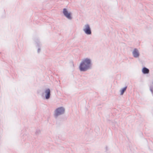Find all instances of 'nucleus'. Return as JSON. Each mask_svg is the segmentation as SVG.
I'll list each match as a JSON object with an SVG mask.
<instances>
[{
	"instance_id": "nucleus-1",
	"label": "nucleus",
	"mask_w": 153,
	"mask_h": 153,
	"mask_svg": "<svg viewBox=\"0 0 153 153\" xmlns=\"http://www.w3.org/2000/svg\"><path fill=\"white\" fill-rule=\"evenodd\" d=\"M92 65L91 59L88 58H85L81 62L79 67V70L80 71L85 72L92 68Z\"/></svg>"
},
{
	"instance_id": "nucleus-2",
	"label": "nucleus",
	"mask_w": 153,
	"mask_h": 153,
	"mask_svg": "<svg viewBox=\"0 0 153 153\" xmlns=\"http://www.w3.org/2000/svg\"><path fill=\"white\" fill-rule=\"evenodd\" d=\"M65 108L63 107H60L56 108L54 111V116L56 119L59 116L63 114L65 112Z\"/></svg>"
},
{
	"instance_id": "nucleus-3",
	"label": "nucleus",
	"mask_w": 153,
	"mask_h": 153,
	"mask_svg": "<svg viewBox=\"0 0 153 153\" xmlns=\"http://www.w3.org/2000/svg\"><path fill=\"white\" fill-rule=\"evenodd\" d=\"M51 96V91L49 88H46L45 92H43L41 94L42 98L48 100L49 99Z\"/></svg>"
},
{
	"instance_id": "nucleus-4",
	"label": "nucleus",
	"mask_w": 153,
	"mask_h": 153,
	"mask_svg": "<svg viewBox=\"0 0 153 153\" xmlns=\"http://www.w3.org/2000/svg\"><path fill=\"white\" fill-rule=\"evenodd\" d=\"M62 13L64 16L68 19L71 20L72 19V13L69 11L66 8H64L63 9Z\"/></svg>"
},
{
	"instance_id": "nucleus-5",
	"label": "nucleus",
	"mask_w": 153,
	"mask_h": 153,
	"mask_svg": "<svg viewBox=\"0 0 153 153\" xmlns=\"http://www.w3.org/2000/svg\"><path fill=\"white\" fill-rule=\"evenodd\" d=\"M85 33L87 35L91 34V30L89 25L88 24L85 25L83 29Z\"/></svg>"
},
{
	"instance_id": "nucleus-6",
	"label": "nucleus",
	"mask_w": 153,
	"mask_h": 153,
	"mask_svg": "<svg viewBox=\"0 0 153 153\" xmlns=\"http://www.w3.org/2000/svg\"><path fill=\"white\" fill-rule=\"evenodd\" d=\"M132 53L133 57L135 58H138L140 56V54L137 48L134 49Z\"/></svg>"
},
{
	"instance_id": "nucleus-7",
	"label": "nucleus",
	"mask_w": 153,
	"mask_h": 153,
	"mask_svg": "<svg viewBox=\"0 0 153 153\" xmlns=\"http://www.w3.org/2000/svg\"><path fill=\"white\" fill-rule=\"evenodd\" d=\"M35 41L36 44V46L38 48L37 50V52L39 53L41 51V45L40 41L38 39H35Z\"/></svg>"
},
{
	"instance_id": "nucleus-8",
	"label": "nucleus",
	"mask_w": 153,
	"mask_h": 153,
	"mask_svg": "<svg viewBox=\"0 0 153 153\" xmlns=\"http://www.w3.org/2000/svg\"><path fill=\"white\" fill-rule=\"evenodd\" d=\"M142 72L143 74H147L149 73V69L145 67L142 68Z\"/></svg>"
},
{
	"instance_id": "nucleus-9",
	"label": "nucleus",
	"mask_w": 153,
	"mask_h": 153,
	"mask_svg": "<svg viewBox=\"0 0 153 153\" xmlns=\"http://www.w3.org/2000/svg\"><path fill=\"white\" fill-rule=\"evenodd\" d=\"M127 88V86H125L123 88H121L120 91V95H123L125 92L126 90V89Z\"/></svg>"
},
{
	"instance_id": "nucleus-10",
	"label": "nucleus",
	"mask_w": 153,
	"mask_h": 153,
	"mask_svg": "<svg viewBox=\"0 0 153 153\" xmlns=\"http://www.w3.org/2000/svg\"><path fill=\"white\" fill-rule=\"evenodd\" d=\"M40 133V130H37L35 133L36 135H38Z\"/></svg>"
},
{
	"instance_id": "nucleus-11",
	"label": "nucleus",
	"mask_w": 153,
	"mask_h": 153,
	"mask_svg": "<svg viewBox=\"0 0 153 153\" xmlns=\"http://www.w3.org/2000/svg\"><path fill=\"white\" fill-rule=\"evenodd\" d=\"M150 90L152 94H153V88L152 87H150Z\"/></svg>"
},
{
	"instance_id": "nucleus-12",
	"label": "nucleus",
	"mask_w": 153,
	"mask_h": 153,
	"mask_svg": "<svg viewBox=\"0 0 153 153\" xmlns=\"http://www.w3.org/2000/svg\"><path fill=\"white\" fill-rule=\"evenodd\" d=\"M41 92V90H38L37 91V93L38 94H39V93Z\"/></svg>"
},
{
	"instance_id": "nucleus-13",
	"label": "nucleus",
	"mask_w": 153,
	"mask_h": 153,
	"mask_svg": "<svg viewBox=\"0 0 153 153\" xmlns=\"http://www.w3.org/2000/svg\"><path fill=\"white\" fill-rule=\"evenodd\" d=\"M105 149H106V151H107L108 150V147L107 146H106Z\"/></svg>"
},
{
	"instance_id": "nucleus-14",
	"label": "nucleus",
	"mask_w": 153,
	"mask_h": 153,
	"mask_svg": "<svg viewBox=\"0 0 153 153\" xmlns=\"http://www.w3.org/2000/svg\"><path fill=\"white\" fill-rule=\"evenodd\" d=\"M110 153V152H108V153Z\"/></svg>"
}]
</instances>
